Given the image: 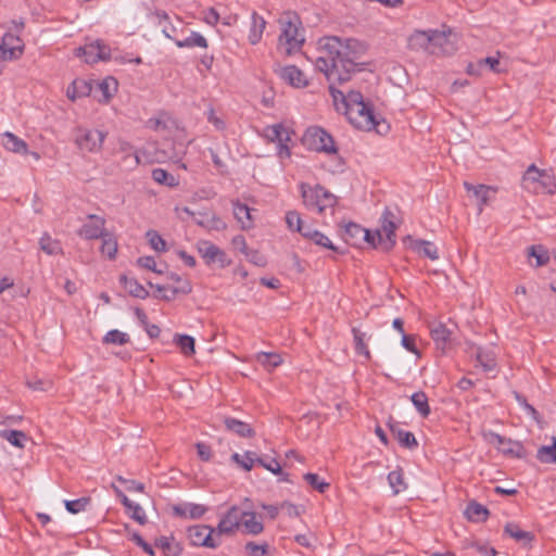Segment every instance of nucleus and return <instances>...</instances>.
<instances>
[{
	"mask_svg": "<svg viewBox=\"0 0 556 556\" xmlns=\"http://www.w3.org/2000/svg\"><path fill=\"white\" fill-rule=\"evenodd\" d=\"M318 47L316 67L329 81V92L337 111L343 113L342 98L345 93L337 89L334 84L349 81L352 75L361 70L358 59L364 54L366 46L355 38L342 40L337 36H329L319 39Z\"/></svg>",
	"mask_w": 556,
	"mask_h": 556,
	"instance_id": "nucleus-1",
	"label": "nucleus"
},
{
	"mask_svg": "<svg viewBox=\"0 0 556 556\" xmlns=\"http://www.w3.org/2000/svg\"><path fill=\"white\" fill-rule=\"evenodd\" d=\"M343 114L348 117L350 123L362 130H376L378 134L387 132L389 125L384 122H379L374 113V110L369 103H364L358 106H353Z\"/></svg>",
	"mask_w": 556,
	"mask_h": 556,
	"instance_id": "nucleus-2",
	"label": "nucleus"
},
{
	"mask_svg": "<svg viewBox=\"0 0 556 556\" xmlns=\"http://www.w3.org/2000/svg\"><path fill=\"white\" fill-rule=\"evenodd\" d=\"M281 34L278 38V48L283 49L287 55L299 51L305 38L300 29L301 22L298 16H288L280 20Z\"/></svg>",
	"mask_w": 556,
	"mask_h": 556,
	"instance_id": "nucleus-3",
	"label": "nucleus"
},
{
	"mask_svg": "<svg viewBox=\"0 0 556 556\" xmlns=\"http://www.w3.org/2000/svg\"><path fill=\"white\" fill-rule=\"evenodd\" d=\"M300 189L304 205L308 210L317 211L319 214L324 213L327 208H332L337 203L336 195L319 185L311 187L305 182H301Z\"/></svg>",
	"mask_w": 556,
	"mask_h": 556,
	"instance_id": "nucleus-4",
	"label": "nucleus"
},
{
	"mask_svg": "<svg viewBox=\"0 0 556 556\" xmlns=\"http://www.w3.org/2000/svg\"><path fill=\"white\" fill-rule=\"evenodd\" d=\"M302 140L304 146L312 151L327 154L337 153L332 137L321 127L313 126L307 128Z\"/></svg>",
	"mask_w": 556,
	"mask_h": 556,
	"instance_id": "nucleus-5",
	"label": "nucleus"
},
{
	"mask_svg": "<svg viewBox=\"0 0 556 556\" xmlns=\"http://www.w3.org/2000/svg\"><path fill=\"white\" fill-rule=\"evenodd\" d=\"M293 132L282 124H275L264 128V137L271 142L278 143V156L280 159L290 157L291 151L288 142Z\"/></svg>",
	"mask_w": 556,
	"mask_h": 556,
	"instance_id": "nucleus-6",
	"label": "nucleus"
},
{
	"mask_svg": "<svg viewBox=\"0 0 556 556\" xmlns=\"http://www.w3.org/2000/svg\"><path fill=\"white\" fill-rule=\"evenodd\" d=\"M188 538L194 546L216 548L222 543L220 540L216 538L214 528L206 525L189 527Z\"/></svg>",
	"mask_w": 556,
	"mask_h": 556,
	"instance_id": "nucleus-7",
	"label": "nucleus"
},
{
	"mask_svg": "<svg viewBox=\"0 0 556 556\" xmlns=\"http://www.w3.org/2000/svg\"><path fill=\"white\" fill-rule=\"evenodd\" d=\"M241 511L238 506H231L220 518L215 530V535L220 540L222 535H232L241 526Z\"/></svg>",
	"mask_w": 556,
	"mask_h": 556,
	"instance_id": "nucleus-8",
	"label": "nucleus"
},
{
	"mask_svg": "<svg viewBox=\"0 0 556 556\" xmlns=\"http://www.w3.org/2000/svg\"><path fill=\"white\" fill-rule=\"evenodd\" d=\"M105 134L97 129H78L75 142L80 150L97 152L101 149Z\"/></svg>",
	"mask_w": 556,
	"mask_h": 556,
	"instance_id": "nucleus-9",
	"label": "nucleus"
},
{
	"mask_svg": "<svg viewBox=\"0 0 556 556\" xmlns=\"http://www.w3.org/2000/svg\"><path fill=\"white\" fill-rule=\"evenodd\" d=\"M197 249L207 265L218 263L220 267H226L230 264L226 253L211 241H199Z\"/></svg>",
	"mask_w": 556,
	"mask_h": 556,
	"instance_id": "nucleus-10",
	"label": "nucleus"
},
{
	"mask_svg": "<svg viewBox=\"0 0 556 556\" xmlns=\"http://www.w3.org/2000/svg\"><path fill=\"white\" fill-rule=\"evenodd\" d=\"M78 56H84V60L88 64L96 63L98 61H106L111 58V50L102 41L97 40L84 47H79L76 50Z\"/></svg>",
	"mask_w": 556,
	"mask_h": 556,
	"instance_id": "nucleus-11",
	"label": "nucleus"
},
{
	"mask_svg": "<svg viewBox=\"0 0 556 556\" xmlns=\"http://www.w3.org/2000/svg\"><path fill=\"white\" fill-rule=\"evenodd\" d=\"M24 52V45L20 37L5 33L0 41V59L3 61H13L18 59Z\"/></svg>",
	"mask_w": 556,
	"mask_h": 556,
	"instance_id": "nucleus-12",
	"label": "nucleus"
},
{
	"mask_svg": "<svg viewBox=\"0 0 556 556\" xmlns=\"http://www.w3.org/2000/svg\"><path fill=\"white\" fill-rule=\"evenodd\" d=\"M451 30L431 29L430 54L445 55L455 51L454 43L450 40Z\"/></svg>",
	"mask_w": 556,
	"mask_h": 556,
	"instance_id": "nucleus-13",
	"label": "nucleus"
},
{
	"mask_svg": "<svg viewBox=\"0 0 556 556\" xmlns=\"http://www.w3.org/2000/svg\"><path fill=\"white\" fill-rule=\"evenodd\" d=\"M381 233L384 232L383 251H390L395 244V230L397 225L395 223V215L390 208H386L380 218Z\"/></svg>",
	"mask_w": 556,
	"mask_h": 556,
	"instance_id": "nucleus-14",
	"label": "nucleus"
},
{
	"mask_svg": "<svg viewBox=\"0 0 556 556\" xmlns=\"http://www.w3.org/2000/svg\"><path fill=\"white\" fill-rule=\"evenodd\" d=\"M89 222L84 224L78 235L87 240L101 239L108 231L105 230V219L98 215H88Z\"/></svg>",
	"mask_w": 556,
	"mask_h": 556,
	"instance_id": "nucleus-15",
	"label": "nucleus"
},
{
	"mask_svg": "<svg viewBox=\"0 0 556 556\" xmlns=\"http://www.w3.org/2000/svg\"><path fill=\"white\" fill-rule=\"evenodd\" d=\"M112 489L115 491L130 518L140 525H146L148 519L142 507L139 504L131 502L115 484H112Z\"/></svg>",
	"mask_w": 556,
	"mask_h": 556,
	"instance_id": "nucleus-16",
	"label": "nucleus"
},
{
	"mask_svg": "<svg viewBox=\"0 0 556 556\" xmlns=\"http://www.w3.org/2000/svg\"><path fill=\"white\" fill-rule=\"evenodd\" d=\"M279 76L281 79L295 88H304L308 85L304 73L295 65H287L280 67Z\"/></svg>",
	"mask_w": 556,
	"mask_h": 556,
	"instance_id": "nucleus-17",
	"label": "nucleus"
},
{
	"mask_svg": "<svg viewBox=\"0 0 556 556\" xmlns=\"http://www.w3.org/2000/svg\"><path fill=\"white\" fill-rule=\"evenodd\" d=\"M148 17L152 24L161 27L166 38L174 39L177 27L172 23L169 15L165 11L151 12Z\"/></svg>",
	"mask_w": 556,
	"mask_h": 556,
	"instance_id": "nucleus-18",
	"label": "nucleus"
},
{
	"mask_svg": "<svg viewBox=\"0 0 556 556\" xmlns=\"http://www.w3.org/2000/svg\"><path fill=\"white\" fill-rule=\"evenodd\" d=\"M366 236H368V229L363 228L356 223H348L342 232L343 240L353 247H361Z\"/></svg>",
	"mask_w": 556,
	"mask_h": 556,
	"instance_id": "nucleus-19",
	"label": "nucleus"
},
{
	"mask_svg": "<svg viewBox=\"0 0 556 556\" xmlns=\"http://www.w3.org/2000/svg\"><path fill=\"white\" fill-rule=\"evenodd\" d=\"M406 240L409 241V248L414 252L431 261L439 260V251L434 243L427 240H414L410 236H407Z\"/></svg>",
	"mask_w": 556,
	"mask_h": 556,
	"instance_id": "nucleus-20",
	"label": "nucleus"
},
{
	"mask_svg": "<svg viewBox=\"0 0 556 556\" xmlns=\"http://www.w3.org/2000/svg\"><path fill=\"white\" fill-rule=\"evenodd\" d=\"M408 48L415 51H425L430 54L431 48V29L429 30H415L408 37Z\"/></svg>",
	"mask_w": 556,
	"mask_h": 556,
	"instance_id": "nucleus-21",
	"label": "nucleus"
},
{
	"mask_svg": "<svg viewBox=\"0 0 556 556\" xmlns=\"http://www.w3.org/2000/svg\"><path fill=\"white\" fill-rule=\"evenodd\" d=\"M485 66H489L493 73H501L500 59L495 56H488L478 60L476 63H469L466 73L471 76H480Z\"/></svg>",
	"mask_w": 556,
	"mask_h": 556,
	"instance_id": "nucleus-22",
	"label": "nucleus"
},
{
	"mask_svg": "<svg viewBox=\"0 0 556 556\" xmlns=\"http://www.w3.org/2000/svg\"><path fill=\"white\" fill-rule=\"evenodd\" d=\"M464 188L479 200V212L482 211L483 206L486 205L491 200V194L496 192V189L485 185H472L468 181L464 182Z\"/></svg>",
	"mask_w": 556,
	"mask_h": 556,
	"instance_id": "nucleus-23",
	"label": "nucleus"
},
{
	"mask_svg": "<svg viewBox=\"0 0 556 556\" xmlns=\"http://www.w3.org/2000/svg\"><path fill=\"white\" fill-rule=\"evenodd\" d=\"M241 526L248 534L257 535L264 531L261 518L254 511H241Z\"/></svg>",
	"mask_w": 556,
	"mask_h": 556,
	"instance_id": "nucleus-24",
	"label": "nucleus"
},
{
	"mask_svg": "<svg viewBox=\"0 0 556 556\" xmlns=\"http://www.w3.org/2000/svg\"><path fill=\"white\" fill-rule=\"evenodd\" d=\"M224 424L228 431L241 438H252L255 435L254 429L249 424L242 420L232 417H226L224 419Z\"/></svg>",
	"mask_w": 556,
	"mask_h": 556,
	"instance_id": "nucleus-25",
	"label": "nucleus"
},
{
	"mask_svg": "<svg viewBox=\"0 0 556 556\" xmlns=\"http://www.w3.org/2000/svg\"><path fill=\"white\" fill-rule=\"evenodd\" d=\"M541 179L551 180V176L545 172L536 168L535 165H531L528 167L527 172L523 175L525 187L529 190H533L534 192H539L540 188L536 185Z\"/></svg>",
	"mask_w": 556,
	"mask_h": 556,
	"instance_id": "nucleus-26",
	"label": "nucleus"
},
{
	"mask_svg": "<svg viewBox=\"0 0 556 556\" xmlns=\"http://www.w3.org/2000/svg\"><path fill=\"white\" fill-rule=\"evenodd\" d=\"M430 332L437 348L444 352L451 340V330L444 324L437 323L431 326Z\"/></svg>",
	"mask_w": 556,
	"mask_h": 556,
	"instance_id": "nucleus-27",
	"label": "nucleus"
},
{
	"mask_svg": "<svg viewBox=\"0 0 556 556\" xmlns=\"http://www.w3.org/2000/svg\"><path fill=\"white\" fill-rule=\"evenodd\" d=\"M2 144L10 152L28 154L27 143L10 131H5L2 135Z\"/></svg>",
	"mask_w": 556,
	"mask_h": 556,
	"instance_id": "nucleus-28",
	"label": "nucleus"
},
{
	"mask_svg": "<svg viewBox=\"0 0 556 556\" xmlns=\"http://www.w3.org/2000/svg\"><path fill=\"white\" fill-rule=\"evenodd\" d=\"M265 27L266 21L256 12H253L251 15V26L248 37L251 45H256L261 41Z\"/></svg>",
	"mask_w": 556,
	"mask_h": 556,
	"instance_id": "nucleus-29",
	"label": "nucleus"
},
{
	"mask_svg": "<svg viewBox=\"0 0 556 556\" xmlns=\"http://www.w3.org/2000/svg\"><path fill=\"white\" fill-rule=\"evenodd\" d=\"M389 427L392 434L403 447L414 450L418 446V442L413 432L403 430L394 424H390Z\"/></svg>",
	"mask_w": 556,
	"mask_h": 556,
	"instance_id": "nucleus-30",
	"label": "nucleus"
},
{
	"mask_svg": "<svg viewBox=\"0 0 556 556\" xmlns=\"http://www.w3.org/2000/svg\"><path fill=\"white\" fill-rule=\"evenodd\" d=\"M504 532L508 536L513 538L517 542H521L525 545L530 544L534 540V534L529 531H523L515 522H508L504 527Z\"/></svg>",
	"mask_w": 556,
	"mask_h": 556,
	"instance_id": "nucleus-31",
	"label": "nucleus"
},
{
	"mask_svg": "<svg viewBox=\"0 0 556 556\" xmlns=\"http://www.w3.org/2000/svg\"><path fill=\"white\" fill-rule=\"evenodd\" d=\"M91 92V85L85 79H75L66 90V96L70 100L75 101L78 98L89 96Z\"/></svg>",
	"mask_w": 556,
	"mask_h": 556,
	"instance_id": "nucleus-32",
	"label": "nucleus"
},
{
	"mask_svg": "<svg viewBox=\"0 0 556 556\" xmlns=\"http://www.w3.org/2000/svg\"><path fill=\"white\" fill-rule=\"evenodd\" d=\"M155 546L161 548L165 556H179L182 552L181 545L174 536H160L155 540Z\"/></svg>",
	"mask_w": 556,
	"mask_h": 556,
	"instance_id": "nucleus-33",
	"label": "nucleus"
},
{
	"mask_svg": "<svg viewBox=\"0 0 556 556\" xmlns=\"http://www.w3.org/2000/svg\"><path fill=\"white\" fill-rule=\"evenodd\" d=\"M119 281L131 296L138 299H147L149 296L148 290L135 278H128L127 276L122 275L119 277Z\"/></svg>",
	"mask_w": 556,
	"mask_h": 556,
	"instance_id": "nucleus-34",
	"label": "nucleus"
},
{
	"mask_svg": "<svg viewBox=\"0 0 556 556\" xmlns=\"http://www.w3.org/2000/svg\"><path fill=\"white\" fill-rule=\"evenodd\" d=\"M232 205L235 218L241 225L242 229L251 228L253 220L251 217L250 207L247 204L240 203L239 201H233Z\"/></svg>",
	"mask_w": 556,
	"mask_h": 556,
	"instance_id": "nucleus-35",
	"label": "nucleus"
},
{
	"mask_svg": "<svg viewBox=\"0 0 556 556\" xmlns=\"http://www.w3.org/2000/svg\"><path fill=\"white\" fill-rule=\"evenodd\" d=\"M169 279L175 281L177 283V286L169 288L172 294L170 295L164 294V295H162V299H164L166 301H170V300L175 299V296L179 293L188 294L191 292L192 288H191L190 282L187 280H182L177 274L172 273L169 275Z\"/></svg>",
	"mask_w": 556,
	"mask_h": 556,
	"instance_id": "nucleus-36",
	"label": "nucleus"
},
{
	"mask_svg": "<svg viewBox=\"0 0 556 556\" xmlns=\"http://www.w3.org/2000/svg\"><path fill=\"white\" fill-rule=\"evenodd\" d=\"M465 515L469 521L480 522L486 520L489 510L485 506L472 501L468 504Z\"/></svg>",
	"mask_w": 556,
	"mask_h": 556,
	"instance_id": "nucleus-37",
	"label": "nucleus"
},
{
	"mask_svg": "<svg viewBox=\"0 0 556 556\" xmlns=\"http://www.w3.org/2000/svg\"><path fill=\"white\" fill-rule=\"evenodd\" d=\"M200 215L206 217L205 220H197V225L204 227L208 230L222 231L227 228V224L216 214L210 212H200Z\"/></svg>",
	"mask_w": 556,
	"mask_h": 556,
	"instance_id": "nucleus-38",
	"label": "nucleus"
},
{
	"mask_svg": "<svg viewBox=\"0 0 556 556\" xmlns=\"http://www.w3.org/2000/svg\"><path fill=\"white\" fill-rule=\"evenodd\" d=\"M352 333L354 338V348L355 352L358 355L365 356L366 359H370V351L366 344V340L370 338L366 332L361 331L358 328H352Z\"/></svg>",
	"mask_w": 556,
	"mask_h": 556,
	"instance_id": "nucleus-39",
	"label": "nucleus"
},
{
	"mask_svg": "<svg viewBox=\"0 0 556 556\" xmlns=\"http://www.w3.org/2000/svg\"><path fill=\"white\" fill-rule=\"evenodd\" d=\"M152 179L163 186L166 187H176L179 184V180L170 173L163 168H154L152 170Z\"/></svg>",
	"mask_w": 556,
	"mask_h": 556,
	"instance_id": "nucleus-40",
	"label": "nucleus"
},
{
	"mask_svg": "<svg viewBox=\"0 0 556 556\" xmlns=\"http://www.w3.org/2000/svg\"><path fill=\"white\" fill-rule=\"evenodd\" d=\"M40 249L48 255L62 254V247L59 240L52 239L48 233H45L39 241Z\"/></svg>",
	"mask_w": 556,
	"mask_h": 556,
	"instance_id": "nucleus-41",
	"label": "nucleus"
},
{
	"mask_svg": "<svg viewBox=\"0 0 556 556\" xmlns=\"http://www.w3.org/2000/svg\"><path fill=\"white\" fill-rule=\"evenodd\" d=\"M178 48H207V40L199 33L192 31L189 37L184 40H175Z\"/></svg>",
	"mask_w": 556,
	"mask_h": 556,
	"instance_id": "nucleus-42",
	"label": "nucleus"
},
{
	"mask_svg": "<svg viewBox=\"0 0 556 556\" xmlns=\"http://www.w3.org/2000/svg\"><path fill=\"white\" fill-rule=\"evenodd\" d=\"M101 253L109 260H114L117 254V241L113 235L106 232L102 238Z\"/></svg>",
	"mask_w": 556,
	"mask_h": 556,
	"instance_id": "nucleus-43",
	"label": "nucleus"
},
{
	"mask_svg": "<svg viewBox=\"0 0 556 556\" xmlns=\"http://www.w3.org/2000/svg\"><path fill=\"white\" fill-rule=\"evenodd\" d=\"M0 438L21 448L24 447V443L27 441V435L20 430H1Z\"/></svg>",
	"mask_w": 556,
	"mask_h": 556,
	"instance_id": "nucleus-44",
	"label": "nucleus"
},
{
	"mask_svg": "<svg viewBox=\"0 0 556 556\" xmlns=\"http://www.w3.org/2000/svg\"><path fill=\"white\" fill-rule=\"evenodd\" d=\"M256 359L267 369L276 368L282 363V357L278 353L261 352L256 355Z\"/></svg>",
	"mask_w": 556,
	"mask_h": 556,
	"instance_id": "nucleus-45",
	"label": "nucleus"
},
{
	"mask_svg": "<svg viewBox=\"0 0 556 556\" xmlns=\"http://www.w3.org/2000/svg\"><path fill=\"white\" fill-rule=\"evenodd\" d=\"M174 342L180 349L181 353L186 356H190L194 354V339L188 334H176L174 337Z\"/></svg>",
	"mask_w": 556,
	"mask_h": 556,
	"instance_id": "nucleus-46",
	"label": "nucleus"
},
{
	"mask_svg": "<svg viewBox=\"0 0 556 556\" xmlns=\"http://www.w3.org/2000/svg\"><path fill=\"white\" fill-rule=\"evenodd\" d=\"M410 400H412L414 406L416 407V409L418 410V413L422 417H428L429 416L431 410H430V406H429V403H428V396L426 395L425 392L419 391V392L414 393L410 396Z\"/></svg>",
	"mask_w": 556,
	"mask_h": 556,
	"instance_id": "nucleus-47",
	"label": "nucleus"
},
{
	"mask_svg": "<svg viewBox=\"0 0 556 556\" xmlns=\"http://www.w3.org/2000/svg\"><path fill=\"white\" fill-rule=\"evenodd\" d=\"M553 445H543L538 450L536 457L545 464L556 463V438L553 439Z\"/></svg>",
	"mask_w": 556,
	"mask_h": 556,
	"instance_id": "nucleus-48",
	"label": "nucleus"
},
{
	"mask_svg": "<svg viewBox=\"0 0 556 556\" xmlns=\"http://www.w3.org/2000/svg\"><path fill=\"white\" fill-rule=\"evenodd\" d=\"M388 481L394 494H399L406 489L402 469L389 472Z\"/></svg>",
	"mask_w": 556,
	"mask_h": 556,
	"instance_id": "nucleus-49",
	"label": "nucleus"
},
{
	"mask_svg": "<svg viewBox=\"0 0 556 556\" xmlns=\"http://www.w3.org/2000/svg\"><path fill=\"white\" fill-rule=\"evenodd\" d=\"M498 450L505 455L517 458L523 457L522 445L519 442L513 441L511 439H506L505 444L502 445Z\"/></svg>",
	"mask_w": 556,
	"mask_h": 556,
	"instance_id": "nucleus-50",
	"label": "nucleus"
},
{
	"mask_svg": "<svg viewBox=\"0 0 556 556\" xmlns=\"http://www.w3.org/2000/svg\"><path fill=\"white\" fill-rule=\"evenodd\" d=\"M129 336L117 329L110 330L103 338V343L124 345L129 342Z\"/></svg>",
	"mask_w": 556,
	"mask_h": 556,
	"instance_id": "nucleus-51",
	"label": "nucleus"
},
{
	"mask_svg": "<svg viewBox=\"0 0 556 556\" xmlns=\"http://www.w3.org/2000/svg\"><path fill=\"white\" fill-rule=\"evenodd\" d=\"M364 103H365V101H364L363 94L356 90L349 91L345 94V97L342 98L343 112L348 111L349 109H351L353 106H358Z\"/></svg>",
	"mask_w": 556,
	"mask_h": 556,
	"instance_id": "nucleus-52",
	"label": "nucleus"
},
{
	"mask_svg": "<svg viewBox=\"0 0 556 556\" xmlns=\"http://www.w3.org/2000/svg\"><path fill=\"white\" fill-rule=\"evenodd\" d=\"M146 237L153 250H155L156 252H165L166 251V242L159 235L157 231L150 229L146 232Z\"/></svg>",
	"mask_w": 556,
	"mask_h": 556,
	"instance_id": "nucleus-53",
	"label": "nucleus"
},
{
	"mask_svg": "<svg viewBox=\"0 0 556 556\" xmlns=\"http://www.w3.org/2000/svg\"><path fill=\"white\" fill-rule=\"evenodd\" d=\"M91 498L90 497H80L73 501H65V507L68 513L71 514H78L80 511H84L87 506L90 504Z\"/></svg>",
	"mask_w": 556,
	"mask_h": 556,
	"instance_id": "nucleus-54",
	"label": "nucleus"
},
{
	"mask_svg": "<svg viewBox=\"0 0 556 556\" xmlns=\"http://www.w3.org/2000/svg\"><path fill=\"white\" fill-rule=\"evenodd\" d=\"M303 478L313 489L320 493H325L330 485L328 482L320 480L317 473L307 472Z\"/></svg>",
	"mask_w": 556,
	"mask_h": 556,
	"instance_id": "nucleus-55",
	"label": "nucleus"
},
{
	"mask_svg": "<svg viewBox=\"0 0 556 556\" xmlns=\"http://www.w3.org/2000/svg\"><path fill=\"white\" fill-rule=\"evenodd\" d=\"M529 255L535 257L536 267L543 266L549 261V255L542 245H531L529 248Z\"/></svg>",
	"mask_w": 556,
	"mask_h": 556,
	"instance_id": "nucleus-56",
	"label": "nucleus"
},
{
	"mask_svg": "<svg viewBox=\"0 0 556 556\" xmlns=\"http://www.w3.org/2000/svg\"><path fill=\"white\" fill-rule=\"evenodd\" d=\"M308 240L313 241L315 244L332 250L338 251V248L332 244L331 240L324 233L316 230V232L308 233Z\"/></svg>",
	"mask_w": 556,
	"mask_h": 556,
	"instance_id": "nucleus-57",
	"label": "nucleus"
},
{
	"mask_svg": "<svg viewBox=\"0 0 556 556\" xmlns=\"http://www.w3.org/2000/svg\"><path fill=\"white\" fill-rule=\"evenodd\" d=\"M244 548L249 556H266L268 554L269 545L266 542L262 544L248 542Z\"/></svg>",
	"mask_w": 556,
	"mask_h": 556,
	"instance_id": "nucleus-58",
	"label": "nucleus"
},
{
	"mask_svg": "<svg viewBox=\"0 0 556 556\" xmlns=\"http://www.w3.org/2000/svg\"><path fill=\"white\" fill-rule=\"evenodd\" d=\"M286 223L290 230L298 231L302 226L303 220L296 211H289L286 214Z\"/></svg>",
	"mask_w": 556,
	"mask_h": 556,
	"instance_id": "nucleus-59",
	"label": "nucleus"
},
{
	"mask_svg": "<svg viewBox=\"0 0 556 556\" xmlns=\"http://www.w3.org/2000/svg\"><path fill=\"white\" fill-rule=\"evenodd\" d=\"M244 255L247 260L255 266L265 267L267 264L265 255L257 250H249Z\"/></svg>",
	"mask_w": 556,
	"mask_h": 556,
	"instance_id": "nucleus-60",
	"label": "nucleus"
},
{
	"mask_svg": "<svg viewBox=\"0 0 556 556\" xmlns=\"http://www.w3.org/2000/svg\"><path fill=\"white\" fill-rule=\"evenodd\" d=\"M364 242L369 243L374 248L381 247V249L383 250L384 240L381 230L377 229L375 232L368 230V236L364 238Z\"/></svg>",
	"mask_w": 556,
	"mask_h": 556,
	"instance_id": "nucleus-61",
	"label": "nucleus"
},
{
	"mask_svg": "<svg viewBox=\"0 0 556 556\" xmlns=\"http://www.w3.org/2000/svg\"><path fill=\"white\" fill-rule=\"evenodd\" d=\"M257 456L255 452L248 451L242 456V459L240 462V467L243 468L245 471H250L254 464H257Z\"/></svg>",
	"mask_w": 556,
	"mask_h": 556,
	"instance_id": "nucleus-62",
	"label": "nucleus"
},
{
	"mask_svg": "<svg viewBox=\"0 0 556 556\" xmlns=\"http://www.w3.org/2000/svg\"><path fill=\"white\" fill-rule=\"evenodd\" d=\"M137 264L146 269L152 270L157 274H162V270L156 268V262L152 256H142L137 260Z\"/></svg>",
	"mask_w": 556,
	"mask_h": 556,
	"instance_id": "nucleus-63",
	"label": "nucleus"
},
{
	"mask_svg": "<svg viewBox=\"0 0 556 556\" xmlns=\"http://www.w3.org/2000/svg\"><path fill=\"white\" fill-rule=\"evenodd\" d=\"M257 464L269 470L270 472L278 475L282 473L281 466L277 459L273 458L270 462H265L263 458H257Z\"/></svg>",
	"mask_w": 556,
	"mask_h": 556,
	"instance_id": "nucleus-64",
	"label": "nucleus"
}]
</instances>
